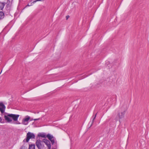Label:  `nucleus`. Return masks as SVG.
Wrapping results in <instances>:
<instances>
[{"mask_svg": "<svg viewBox=\"0 0 149 149\" xmlns=\"http://www.w3.org/2000/svg\"><path fill=\"white\" fill-rule=\"evenodd\" d=\"M30 121H32V120H33V118H30Z\"/></svg>", "mask_w": 149, "mask_h": 149, "instance_id": "nucleus-20", "label": "nucleus"}, {"mask_svg": "<svg viewBox=\"0 0 149 149\" xmlns=\"http://www.w3.org/2000/svg\"><path fill=\"white\" fill-rule=\"evenodd\" d=\"M38 136L43 138H46L45 135L44 133H39L38 134Z\"/></svg>", "mask_w": 149, "mask_h": 149, "instance_id": "nucleus-10", "label": "nucleus"}, {"mask_svg": "<svg viewBox=\"0 0 149 149\" xmlns=\"http://www.w3.org/2000/svg\"><path fill=\"white\" fill-rule=\"evenodd\" d=\"M40 119V118H37V119H33V120H34V121H36V120H39Z\"/></svg>", "mask_w": 149, "mask_h": 149, "instance_id": "nucleus-17", "label": "nucleus"}, {"mask_svg": "<svg viewBox=\"0 0 149 149\" xmlns=\"http://www.w3.org/2000/svg\"><path fill=\"white\" fill-rule=\"evenodd\" d=\"M69 17V15H67L66 16V19H67Z\"/></svg>", "mask_w": 149, "mask_h": 149, "instance_id": "nucleus-19", "label": "nucleus"}, {"mask_svg": "<svg viewBox=\"0 0 149 149\" xmlns=\"http://www.w3.org/2000/svg\"><path fill=\"white\" fill-rule=\"evenodd\" d=\"M11 0V1H13V0ZM8 1H9V2H10V0H8Z\"/></svg>", "mask_w": 149, "mask_h": 149, "instance_id": "nucleus-22", "label": "nucleus"}, {"mask_svg": "<svg viewBox=\"0 0 149 149\" xmlns=\"http://www.w3.org/2000/svg\"><path fill=\"white\" fill-rule=\"evenodd\" d=\"M46 137L51 141L52 145L54 144L55 145H56V143L55 142L56 139L52 135L49 134L47 135Z\"/></svg>", "mask_w": 149, "mask_h": 149, "instance_id": "nucleus-4", "label": "nucleus"}, {"mask_svg": "<svg viewBox=\"0 0 149 149\" xmlns=\"http://www.w3.org/2000/svg\"><path fill=\"white\" fill-rule=\"evenodd\" d=\"M41 1V0H36V1H33L32 2V3H34L37 1Z\"/></svg>", "mask_w": 149, "mask_h": 149, "instance_id": "nucleus-15", "label": "nucleus"}, {"mask_svg": "<svg viewBox=\"0 0 149 149\" xmlns=\"http://www.w3.org/2000/svg\"><path fill=\"white\" fill-rule=\"evenodd\" d=\"M35 136L33 133L28 132L26 134V139H24L23 141L24 142H28L30 139H35Z\"/></svg>", "mask_w": 149, "mask_h": 149, "instance_id": "nucleus-3", "label": "nucleus"}, {"mask_svg": "<svg viewBox=\"0 0 149 149\" xmlns=\"http://www.w3.org/2000/svg\"><path fill=\"white\" fill-rule=\"evenodd\" d=\"M44 143L47 146L48 149H51V145L50 142L46 139H44L42 141L40 140H37L36 145L38 149H42L44 147Z\"/></svg>", "mask_w": 149, "mask_h": 149, "instance_id": "nucleus-1", "label": "nucleus"}, {"mask_svg": "<svg viewBox=\"0 0 149 149\" xmlns=\"http://www.w3.org/2000/svg\"><path fill=\"white\" fill-rule=\"evenodd\" d=\"M25 146H22L20 149H24L25 148Z\"/></svg>", "mask_w": 149, "mask_h": 149, "instance_id": "nucleus-16", "label": "nucleus"}, {"mask_svg": "<svg viewBox=\"0 0 149 149\" xmlns=\"http://www.w3.org/2000/svg\"><path fill=\"white\" fill-rule=\"evenodd\" d=\"M9 116H10V118H12L14 121H16L17 120L19 115L10 114Z\"/></svg>", "mask_w": 149, "mask_h": 149, "instance_id": "nucleus-5", "label": "nucleus"}, {"mask_svg": "<svg viewBox=\"0 0 149 149\" xmlns=\"http://www.w3.org/2000/svg\"><path fill=\"white\" fill-rule=\"evenodd\" d=\"M52 149H56V148H52Z\"/></svg>", "mask_w": 149, "mask_h": 149, "instance_id": "nucleus-21", "label": "nucleus"}, {"mask_svg": "<svg viewBox=\"0 0 149 149\" xmlns=\"http://www.w3.org/2000/svg\"><path fill=\"white\" fill-rule=\"evenodd\" d=\"M2 118L0 117V122L2 123Z\"/></svg>", "mask_w": 149, "mask_h": 149, "instance_id": "nucleus-18", "label": "nucleus"}, {"mask_svg": "<svg viewBox=\"0 0 149 149\" xmlns=\"http://www.w3.org/2000/svg\"><path fill=\"white\" fill-rule=\"evenodd\" d=\"M97 113H96L95 114V116H94V115H93V120H92V124H91V125H92V124H93V123H94V121L96 117V115H97Z\"/></svg>", "mask_w": 149, "mask_h": 149, "instance_id": "nucleus-13", "label": "nucleus"}, {"mask_svg": "<svg viewBox=\"0 0 149 149\" xmlns=\"http://www.w3.org/2000/svg\"><path fill=\"white\" fill-rule=\"evenodd\" d=\"M32 6V3H31V4L30 5H29V4H28L26 6V7L24 8H26L27 7V6Z\"/></svg>", "mask_w": 149, "mask_h": 149, "instance_id": "nucleus-14", "label": "nucleus"}, {"mask_svg": "<svg viewBox=\"0 0 149 149\" xmlns=\"http://www.w3.org/2000/svg\"><path fill=\"white\" fill-rule=\"evenodd\" d=\"M5 3L3 2H0V10H2L4 8Z\"/></svg>", "mask_w": 149, "mask_h": 149, "instance_id": "nucleus-9", "label": "nucleus"}, {"mask_svg": "<svg viewBox=\"0 0 149 149\" xmlns=\"http://www.w3.org/2000/svg\"><path fill=\"white\" fill-rule=\"evenodd\" d=\"M10 114H8L7 115H5L4 118L5 120L8 123L12 121V120L10 118V117L9 116Z\"/></svg>", "mask_w": 149, "mask_h": 149, "instance_id": "nucleus-8", "label": "nucleus"}, {"mask_svg": "<svg viewBox=\"0 0 149 149\" xmlns=\"http://www.w3.org/2000/svg\"><path fill=\"white\" fill-rule=\"evenodd\" d=\"M6 107L2 102H0V111L1 113H3L5 111Z\"/></svg>", "mask_w": 149, "mask_h": 149, "instance_id": "nucleus-7", "label": "nucleus"}, {"mask_svg": "<svg viewBox=\"0 0 149 149\" xmlns=\"http://www.w3.org/2000/svg\"><path fill=\"white\" fill-rule=\"evenodd\" d=\"M4 16V13L0 11V19H1L3 18Z\"/></svg>", "mask_w": 149, "mask_h": 149, "instance_id": "nucleus-11", "label": "nucleus"}, {"mask_svg": "<svg viewBox=\"0 0 149 149\" xmlns=\"http://www.w3.org/2000/svg\"><path fill=\"white\" fill-rule=\"evenodd\" d=\"M126 111V109H124L123 108H122L121 109L119 110L118 111L117 116L115 118L116 120H118L117 118L118 117L119 119V122L120 123V120L124 118Z\"/></svg>", "mask_w": 149, "mask_h": 149, "instance_id": "nucleus-2", "label": "nucleus"}, {"mask_svg": "<svg viewBox=\"0 0 149 149\" xmlns=\"http://www.w3.org/2000/svg\"><path fill=\"white\" fill-rule=\"evenodd\" d=\"M30 118V117L29 116H26L23 120L22 122L23 124L25 125H27L28 124L27 122L29 120Z\"/></svg>", "mask_w": 149, "mask_h": 149, "instance_id": "nucleus-6", "label": "nucleus"}, {"mask_svg": "<svg viewBox=\"0 0 149 149\" xmlns=\"http://www.w3.org/2000/svg\"><path fill=\"white\" fill-rule=\"evenodd\" d=\"M29 149H35V145L34 144L29 145Z\"/></svg>", "mask_w": 149, "mask_h": 149, "instance_id": "nucleus-12", "label": "nucleus"}]
</instances>
